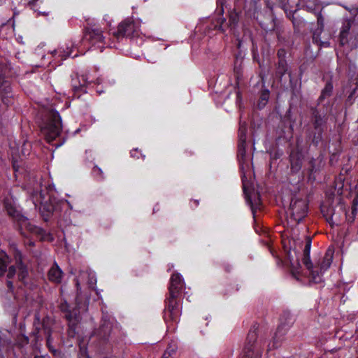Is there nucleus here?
I'll use <instances>...</instances> for the list:
<instances>
[{
	"mask_svg": "<svg viewBox=\"0 0 358 358\" xmlns=\"http://www.w3.org/2000/svg\"><path fill=\"white\" fill-rule=\"evenodd\" d=\"M246 131L247 129L245 127L241 126L239 129V142L238 143H246Z\"/></svg>",
	"mask_w": 358,
	"mask_h": 358,
	"instance_id": "nucleus-29",
	"label": "nucleus"
},
{
	"mask_svg": "<svg viewBox=\"0 0 358 358\" xmlns=\"http://www.w3.org/2000/svg\"><path fill=\"white\" fill-rule=\"evenodd\" d=\"M177 349V346L176 343H171L167 348L166 350H169L171 354V356L176 352V350Z\"/></svg>",
	"mask_w": 358,
	"mask_h": 358,
	"instance_id": "nucleus-34",
	"label": "nucleus"
},
{
	"mask_svg": "<svg viewBox=\"0 0 358 358\" xmlns=\"http://www.w3.org/2000/svg\"><path fill=\"white\" fill-rule=\"evenodd\" d=\"M29 5L35 12L43 15H48L50 13L45 0H32Z\"/></svg>",
	"mask_w": 358,
	"mask_h": 358,
	"instance_id": "nucleus-14",
	"label": "nucleus"
},
{
	"mask_svg": "<svg viewBox=\"0 0 358 358\" xmlns=\"http://www.w3.org/2000/svg\"><path fill=\"white\" fill-rule=\"evenodd\" d=\"M140 27V20L127 17L119 23L117 29L113 32V36L117 41L124 38L138 37L141 34Z\"/></svg>",
	"mask_w": 358,
	"mask_h": 358,
	"instance_id": "nucleus-2",
	"label": "nucleus"
},
{
	"mask_svg": "<svg viewBox=\"0 0 358 358\" xmlns=\"http://www.w3.org/2000/svg\"><path fill=\"white\" fill-rule=\"evenodd\" d=\"M171 354L169 350H166L165 352L163 355L162 358H171Z\"/></svg>",
	"mask_w": 358,
	"mask_h": 358,
	"instance_id": "nucleus-38",
	"label": "nucleus"
},
{
	"mask_svg": "<svg viewBox=\"0 0 358 358\" xmlns=\"http://www.w3.org/2000/svg\"><path fill=\"white\" fill-rule=\"evenodd\" d=\"M35 358H47L45 356H36Z\"/></svg>",
	"mask_w": 358,
	"mask_h": 358,
	"instance_id": "nucleus-43",
	"label": "nucleus"
},
{
	"mask_svg": "<svg viewBox=\"0 0 358 358\" xmlns=\"http://www.w3.org/2000/svg\"><path fill=\"white\" fill-rule=\"evenodd\" d=\"M85 85H81L80 86H77L76 85H73V89L75 91H84L85 90Z\"/></svg>",
	"mask_w": 358,
	"mask_h": 358,
	"instance_id": "nucleus-35",
	"label": "nucleus"
},
{
	"mask_svg": "<svg viewBox=\"0 0 358 358\" xmlns=\"http://www.w3.org/2000/svg\"><path fill=\"white\" fill-rule=\"evenodd\" d=\"M50 343V336H49L47 338V344L49 346Z\"/></svg>",
	"mask_w": 358,
	"mask_h": 358,
	"instance_id": "nucleus-41",
	"label": "nucleus"
},
{
	"mask_svg": "<svg viewBox=\"0 0 358 358\" xmlns=\"http://www.w3.org/2000/svg\"><path fill=\"white\" fill-rule=\"evenodd\" d=\"M246 201L250 206L251 210L255 216V212L260 205L259 194L255 192H253L252 194H246Z\"/></svg>",
	"mask_w": 358,
	"mask_h": 358,
	"instance_id": "nucleus-15",
	"label": "nucleus"
},
{
	"mask_svg": "<svg viewBox=\"0 0 358 358\" xmlns=\"http://www.w3.org/2000/svg\"><path fill=\"white\" fill-rule=\"evenodd\" d=\"M113 330V323L108 319L103 318L99 327L94 330V335L99 340L108 341Z\"/></svg>",
	"mask_w": 358,
	"mask_h": 358,
	"instance_id": "nucleus-11",
	"label": "nucleus"
},
{
	"mask_svg": "<svg viewBox=\"0 0 358 358\" xmlns=\"http://www.w3.org/2000/svg\"><path fill=\"white\" fill-rule=\"evenodd\" d=\"M351 27L352 22L350 20H346L344 21L340 32V43L342 45H344L345 43H347L348 35Z\"/></svg>",
	"mask_w": 358,
	"mask_h": 358,
	"instance_id": "nucleus-16",
	"label": "nucleus"
},
{
	"mask_svg": "<svg viewBox=\"0 0 358 358\" xmlns=\"http://www.w3.org/2000/svg\"><path fill=\"white\" fill-rule=\"evenodd\" d=\"M302 162L299 158L295 159L291 156V170L292 172H298L301 168Z\"/></svg>",
	"mask_w": 358,
	"mask_h": 358,
	"instance_id": "nucleus-24",
	"label": "nucleus"
},
{
	"mask_svg": "<svg viewBox=\"0 0 358 358\" xmlns=\"http://www.w3.org/2000/svg\"><path fill=\"white\" fill-rule=\"evenodd\" d=\"M283 335H284V331L282 330V329L281 328H278L275 334V336L273 338V341L271 343L268 344V350H271V349H274V348H278L279 346H280L281 343H282V341L283 340Z\"/></svg>",
	"mask_w": 358,
	"mask_h": 358,
	"instance_id": "nucleus-17",
	"label": "nucleus"
},
{
	"mask_svg": "<svg viewBox=\"0 0 358 358\" xmlns=\"http://www.w3.org/2000/svg\"><path fill=\"white\" fill-rule=\"evenodd\" d=\"M287 71V64L285 59H280L277 68V73L282 76Z\"/></svg>",
	"mask_w": 358,
	"mask_h": 358,
	"instance_id": "nucleus-23",
	"label": "nucleus"
},
{
	"mask_svg": "<svg viewBox=\"0 0 358 358\" xmlns=\"http://www.w3.org/2000/svg\"><path fill=\"white\" fill-rule=\"evenodd\" d=\"M311 248V239L310 237H306L305 247L303 250V263L310 271V280L316 284L323 281V273L329 268L334 257V251L331 248H328L322 257L319 259L315 265H313L310 259V251Z\"/></svg>",
	"mask_w": 358,
	"mask_h": 358,
	"instance_id": "nucleus-1",
	"label": "nucleus"
},
{
	"mask_svg": "<svg viewBox=\"0 0 358 358\" xmlns=\"http://www.w3.org/2000/svg\"><path fill=\"white\" fill-rule=\"evenodd\" d=\"M268 99H269V91L267 90L262 91L261 96H260V101L259 103V106H260V105H262L263 106H265V104L268 101Z\"/></svg>",
	"mask_w": 358,
	"mask_h": 358,
	"instance_id": "nucleus-28",
	"label": "nucleus"
},
{
	"mask_svg": "<svg viewBox=\"0 0 358 358\" xmlns=\"http://www.w3.org/2000/svg\"><path fill=\"white\" fill-rule=\"evenodd\" d=\"M289 262H290L292 266L294 265V262L296 263L297 265H299V259L297 257L294 260V257L289 254Z\"/></svg>",
	"mask_w": 358,
	"mask_h": 358,
	"instance_id": "nucleus-36",
	"label": "nucleus"
},
{
	"mask_svg": "<svg viewBox=\"0 0 358 358\" xmlns=\"http://www.w3.org/2000/svg\"><path fill=\"white\" fill-rule=\"evenodd\" d=\"M11 279L7 278L6 280V285L8 289L9 292L13 293L14 292V285L13 282L10 280Z\"/></svg>",
	"mask_w": 358,
	"mask_h": 358,
	"instance_id": "nucleus-33",
	"label": "nucleus"
},
{
	"mask_svg": "<svg viewBox=\"0 0 358 358\" xmlns=\"http://www.w3.org/2000/svg\"><path fill=\"white\" fill-rule=\"evenodd\" d=\"M66 49H69V48L67 47ZM53 54H59V57H62V60L71 56V50H65L64 47H60L57 50H54Z\"/></svg>",
	"mask_w": 358,
	"mask_h": 358,
	"instance_id": "nucleus-25",
	"label": "nucleus"
},
{
	"mask_svg": "<svg viewBox=\"0 0 358 358\" xmlns=\"http://www.w3.org/2000/svg\"><path fill=\"white\" fill-rule=\"evenodd\" d=\"M317 24H318V25H320L321 27H323V25H324V18L322 17L321 14H320L317 16Z\"/></svg>",
	"mask_w": 358,
	"mask_h": 358,
	"instance_id": "nucleus-37",
	"label": "nucleus"
},
{
	"mask_svg": "<svg viewBox=\"0 0 358 358\" xmlns=\"http://www.w3.org/2000/svg\"><path fill=\"white\" fill-rule=\"evenodd\" d=\"M63 275V271L55 262L48 272V280L52 282L59 284L62 282Z\"/></svg>",
	"mask_w": 358,
	"mask_h": 358,
	"instance_id": "nucleus-13",
	"label": "nucleus"
},
{
	"mask_svg": "<svg viewBox=\"0 0 358 358\" xmlns=\"http://www.w3.org/2000/svg\"><path fill=\"white\" fill-rule=\"evenodd\" d=\"M192 206H194V207H198L199 205V200H194L192 203H191Z\"/></svg>",
	"mask_w": 358,
	"mask_h": 358,
	"instance_id": "nucleus-40",
	"label": "nucleus"
},
{
	"mask_svg": "<svg viewBox=\"0 0 358 358\" xmlns=\"http://www.w3.org/2000/svg\"><path fill=\"white\" fill-rule=\"evenodd\" d=\"M245 147H246V143H238V158L240 160L243 161L245 157Z\"/></svg>",
	"mask_w": 358,
	"mask_h": 358,
	"instance_id": "nucleus-26",
	"label": "nucleus"
},
{
	"mask_svg": "<svg viewBox=\"0 0 358 358\" xmlns=\"http://www.w3.org/2000/svg\"><path fill=\"white\" fill-rule=\"evenodd\" d=\"M296 273H299V271H296V273H294V272L293 271V274H294V275H296Z\"/></svg>",
	"mask_w": 358,
	"mask_h": 358,
	"instance_id": "nucleus-46",
	"label": "nucleus"
},
{
	"mask_svg": "<svg viewBox=\"0 0 358 358\" xmlns=\"http://www.w3.org/2000/svg\"><path fill=\"white\" fill-rule=\"evenodd\" d=\"M85 38L89 41L92 46H97L101 51L103 50L105 45L110 48H116L115 44L106 43L103 36V31L98 28H90L87 30Z\"/></svg>",
	"mask_w": 358,
	"mask_h": 358,
	"instance_id": "nucleus-9",
	"label": "nucleus"
},
{
	"mask_svg": "<svg viewBox=\"0 0 358 358\" xmlns=\"http://www.w3.org/2000/svg\"><path fill=\"white\" fill-rule=\"evenodd\" d=\"M219 12L222 13L223 12V8H222Z\"/></svg>",
	"mask_w": 358,
	"mask_h": 358,
	"instance_id": "nucleus-45",
	"label": "nucleus"
},
{
	"mask_svg": "<svg viewBox=\"0 0 358 358\" xmlns=\"http://www.w3.org/2000/svg\"><path fill=\"white\" fill-rule=\"evenodd\" d=\"M16 266H10L8 269L7 278L12 279L16 274Z\"/></svg>",
	"mask_w": 358,
	"mask_h": 358,
	"instance_id": "nucleus-30",
	"label": "nucleus"
},
{
	"mask_svg": "<svg viewBox=\"0 0 358 358\" xmlns=\"http://www.w3.org/2000/svg\"><path fill=\"white\" fill-rule=\"evenodd\" d=\"M10 92V83L0 73V93L8 94Z\"/></svg>",
	"mask_w": 358,
	"mask_h": 358,
	"instance_id": "nucleus-19",
	"label": "nucleus"
},
{
	"mask_svg": "<svg viewBox=\"0 0 358 358\" xmlns=\"http://www.w3.org/2000/svg\"><path fill=\"white\" fill-rule=\"evenodd\" d=\"M278 55L279 59H284L283 57L285 55V51L283 50H279L278 52Z\"/></svg>",
	"mask_w": 358,
	"mask_h": 358,
	"instance_id": "nucleus-39",
	"label": "nucleus"
},
{
	"mask_svg": "<svg viewBox=\"0 0 358 358\" xmlns=\"http://www.w3.org/2000/svg\"><path fill=\"white\" fill-rule=\"evenodd\" d=\"M8 264V257L6 255L0 257V277L3 276L5 274Z\"/></svg>",
	"mask_w": 358,
	"mask_h": 358,
	"instance_id": "nucleus-22",
	"label": "nucleus"
},
{
	"mask_svg": "<svg viewBox=\"0 0 358 358\" xmlns=\"http://www.w3.org/2000/svg\"><path fill=\"white\" fill-rule=\"evenodd\" d=\"M164 319L169 329H175L181 315V306L177 298L167 297L165 301Z\"/></svg>",
	"mask_w": 358,
	"mask_h": 358,
	"instance_id": "nucleus-4",
	"label": "nucleus"
},
{
	"mask_svg": "<svg viewBox=\"0 0 358 358\" xmlns=\"http://www.w3.org/2000/svg\"><path fill=\"white\" fill-rule=\"evenodd\" d=\"M62 118L59 113L51 110L48 113V122L41 131L48 143H51L58 137L62 131Z\"/></svg>",
	"mask_w": 358,
	"mask_h": 358,
	"instance_id": "nucleus-3",
	"label": "nucleus"
},
{
	"mask_svg": "<svg viewBox=\"0 0 358 358\" xmlns=\"http://www.w3.org/2000/svg\"><path fill=\"white\" fill-rule=\"evenodd\" d=\"M76 285H77V287H78V286H79V283H78V282H77Z\"/></svg>",
	"mask_w": 358,
	"mask_h": 358,
	"instance_id": "nucleus-47",
	"label": "nucleus"
},
{
	"mask_svg": "<svg viewBox=\"0 0 358 358\" xmlns=\"http://www.w3.org/2000/svg\"><path fill=\"white\" fill-rule=\"evenodd\" d=\"M54 210V207L52 204L47 202L41 203L40 206V212L45 221H48Z\"/></svg>",
	"mask_w": 358,
	"mask_h": 358,
	"instance_id": "nucleus-18",
	"label": "nucleus"
},
{
	"mask_svg": "<svg viewBox=\"0 0 358 358\" xmlns=\"http://www.w3.org/2000/svg\"><path fill=\"white\" fill-rule=\"evenodd\" d=\"M257 328L253 327L249 331L244 348L245 358H262V346L257 342Z\"/></svg>",
	"mask_w": 358,
	"mask_h": 358,
	"instance_id": "nucleus-6",
	"label": "nucleus"
},
{
	"mask_svg": "<svg viewBox=\"0 0 358 358\" xmlns=\"http://www.w3.org/2000/svg\"><path fill=\"white\" fill-rule=\"evenodd\" d=\"M66 317L67 320H71V315H66Z\"/></svg>",
	"mask_w": 358,
	"mask_h": 358,
	"instance_id": "nucleus-42",
	"label": "nucleus"
},
{
	"mask_svg": "<svg viewBox=\"0 0 358 358\" xmlns=\"http://www.w3.org/2000/svg\"><path fill=\"white\" fill-rule=\"evenodd\" d=\"M357 213V202L355 199L353 200V203L351 208V215H348V219L350 222H353Z\"/></svg>",
	"mask_w": 358,
	"mask_h": 358,
	"instance_id": "nucleus-27",
	"label": "nucleus"
},
{
	"mask_svg": "<svg viewBox=\"0 0 358 358\" xmlns=\"http://www.w3.org/2000/svg\"><path fill=\"white\" fill-rule=\"evenodd\" d=\"M308 203L306 199L294 197L289 208L290 219L299 224L307 215Z\"/></svg>",
	"mask_w": 358,
	"mask_h": 358,
	"instance_id": "nucleus-7",
	"label": "nucleus"
},
{
	"mask_svg": "<svg viewBox=\"0 0 358 358\" xmlns=\"http://www.w3.org/2000/svg\"><path fill=\"white\" fill-rule=\"evenodd\" d=\"M131 157L136 159H139L140 156L142 157L143 159L145 157L144 155H142L140 150L136 148L131 151L130 152Z\"/></svg>",
	"mask_w": 358,
	"mask_h": 358,
	"instance_id": "nucleus-31",
	"label": "nucleus"
},
{
	"mask_svg": "<svg viewBox=\"0 0 358 358\" xmlns=\"http://www.w3.org/2000/svg\"><path fill=\"white\" fill-rule=\"evenodd\" d=\"M315 162H316V160L314 159H312L309 162V164H310L309 171H310V174L317 171V168L315 166Z\"/></svg>",
	"mask_w": 358,
	"mask_h": 358,
	"instance_id": "nucleus-32",
	"label": "nucleus"
},
{
	"mask_svg": "<svg viewBox=\"0 0 358 358\" xmlns=\"http://www.w3.org/2000/svg\"><path fill=\"white\" fill-rule=\"evenodd\" d=\"M220 21H221V22H220V24H222V23H223V22L224 21V18H222V19H221V18H220Z\"/></svg>",
	"mask_w": 358,
	"mask_h": 358,
	"instance_id": "nucleus-44",
	"label": "nucleus"
},
{
	"mask_svg": "<svg viewBox=\"0 0 358 358\" xmlns=\"http://www.w3.org/2000/svg\"><path fill=\"white\" fill-rule=\"evenodd\" d=\"M312 122L315 130L312 142L317 145L322 140V134L327 122V117L324 115L321 114L317 109H313L312 113Z\"/></svg>",
	"mask_w": 358,
	"mask_h": 358,
	"instance_id": "nucleus-8",
	"label": "nucleus"
},
{
	"mask_svg": "<svg viewBox=\"0 0 358 358\" xmlns=\"http://www.w3.org/2000/svg\"><path fill=\"white\" fill-rule=\"evenodd\" d=\"M333 90V85L331 83H327L322 90L321 95L319 97L320 101H322L326 97L330 96Z\"/></svg>",
	"mask_w": 358,
	"mask_h": 358,
	"instance_id": "nucleus-20",
	"label": "nucleus"
},
{
	"mask_svg": "<svg viewBox=\"0 0 358 358\" xmlns=\"http://www.w3.org/2000/svg\"><path fill=\"white\" fill-rule=\"evenodd\" d=\"M185 287V282L182 276L178 273H173L169 281V296L178 298Z\"/></svg>",
	"mask_w": 358,
	"mask_h": 358,
	"instance_id": "nucleus-10",
	"label": "nucleus"
},
{
	"mask_svg": "<svg viewBox=\"0 0 358 358\" xmlns=\"http://www.w3.org/2000/svg\"><path fill=\"white\" fill-rule=\"evenodd\" d=\"M6 210L8 214L20 222L21 226L26 227L29 231H30L32 234H36L41 241H51L52 238L50 237V235L47 233L44 229L38 227L36 226L32 225L30 223L27 222V219L20 214V213L11 205L7 203L6 205Z\"/></svg>",
	"mask_w": 358,
	"mask_h": 358,
	"instance_id": "nucleus-5",
	"label": "nucleus"
},
{
	"mask_svg": "<svg viewBox=\"0 0 358 358\" xmlns=\"http://www.w3.org/2000/svg\"><path fill=\"white\" fill-rule=\"evenodd\" d=\"M16 267L18 268L17 277L19 280L23 281L28 275V269L22 262V255L20 251L16 250L14 255Z\"/></svg>",
	"mask_w": 358,
	"mask_h": 358,
	"instance_id": "nucleus-12",
	"label": "nucleus"
},
{
	"mask_svg": "<svg viewBox=\"0 0 358 358\" xmlns=\"http://www.w3.org/2000/svg\"><path fill=\"white\" fill-rule=\"evenodd\" d=\"M92 174L96 180L99 181L103 180L105 178L102 169L96 165L94 166L92 170Z\"/></svg>",
	"mask_w": 358,
	"mask_h": 358,
	"instance_id": "nucleus-21",
	"label": "nucleus"
}]
</instances>
